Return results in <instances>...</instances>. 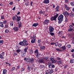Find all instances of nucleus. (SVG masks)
Returning <instances> with one entry per match:
<instances>
[{"label": "nucleus", "mask_w": 74, "mask_h": 74, "mask_svg": "<svg viewBox=\"0 0 74 74\" xmlns=\"http://www.w3.org/2000/svg\"><path fill=\"white\" fill-rule=\"evenodd\" d=\"M29 43H28V41L26 40L25 39L23 40V41L20 42L18 44L23 46V47H25V46H27L29 45Z\"/></svg>", "instance_id": "f257e3e1"}, {"label": "nucleus", "mask_w": 74, "mask_h": 74, "mask_svg": "<svg viewBox=\"0 0 74 74\" xmlns=\"http://www.w3.org/2000/svg\"><path fill=\"white\" fill-rule=\"evenodd\" d=\"M64 16L62 14H60L58 18V20L59 23H61L63 21V18Z\"/></svg>", "instance_id": "f03ea898"}, {"label": "nucleus", "mask_w": 74, "mask_h": 74, "mask_svg": "<svg viewBox=\"0 0 74 74\" xmlns=\"http://www.w3.org/2000/svg\"><path fill=\"white\" fill-rule=\"evenodd\" d=\"M63 14L65 16V18H69V16L70 15V13H68L67 11H66L65 12H63Z\"/></svg>", "instance_id": "7ed1b4c3"}, {"label": "nucleus", "mask_w": 74, "mask_h": 74, "mask_svg": "<svg viewBox=\"0 0 74 74\" xmlns=\"http://www.w3.org/2000/svg\"><path fill=\"white\" fill-rule=\"evenodd\" d=\"M36 35H34V36L32 38V40L31 41V43L34 44L36 42Z\"/></svg>", "instance_id": "20e7f679"}, {"label": "nucleus", "mask_w": 74, "mask_h": 74, "mask_svg": "<svg viewBox=\"0 0 74 74\" xmlns=\"http://www.w3.org/2000/svg\"><path fill=\"white\" fill-rule=\"evenodd\" d=\"M34 52V54L35 55L36 58H38V49H36Z\"/></svg>", "instance_id": "39448f33"}, {"label": "nucleus", "mask_w": 74, "mask_h": 74, "mask_svg": "<svg viewBox=\"0 0 74 74\" xmlns=\"http://www.w3.org/2000/svg\"><path fill=\"white\" fill-rule=\"evenodd\" d=\"M53 71L52 69H48V70L46 71L45 74H52V73H53Z\"/></svg>", "instance_id": "423d86ee"}, {"label": "nucleus", "mask_w": 74, "mask_h": 74, "mask_svg": "<svg viewBox=\"0 0 74 74\" xmlns=\"http://www.w3.org/2000/svg\"><path fill=\"white\" fill-rule=\"evenodd\" d=\"M48 61H51L52 63H56V60L54 59L52 57L48 59Z\"/></svg>", "instance_id": "0eeeda50"}, {"label": "nucleus", "mask_w": 74, "mask_h": 74, "mask_svg": "<svg viewBox=\"0 0 74 74\" xmlns=\"http://www.w3.org/2000/svg\"><path fill=\"white\" fill-rule=\"evenodd\" d=\"M1 54H0V59H4L5 58L3 56H4V54H5V53L4 52H3L2 53H1Z\"/></svg>", "instance_id": "6e6552de"}, {"label": "nucleus", "mask_w": 74, "mask_h": 74, "mask_svg": "<svg viewBox=\"0 0 74 74\" xmlns=\"http://www.w3.org/2000/svg\"><path fill=\"white\" fill-rule=\"evenodd\" d=\"M38 62L39 64H41V63H44V60L43 58H40L39 60H38Z\"/></svg>", "instance_id": "1a4fd4ad"}, {"label": "nucleus", "mask_w": 74, "mask_h": 74, "mask_svg": "<svg viewBox=\"0 0 74 74\" xmlns=\"http://www.w3.org/2000/svg\"><path fill=\"white\" fill-rule=\"evenodd\" d=\"M49 30L50 32H53L54 30V28L51 26H49Z\"/></svg>", "instance_id": "9d476101"}, {"label": "nucleus", "mask_w": 74, "mask_h": 74, "mask_svg": "<svg viewBox=\"0 0 74 74\" xmlns=\"http://www.w3.org/2000/svg\"><path fill=\"white\" fill-rule=\"evenodd\" d=\"M16 16L17 18V19H16V21H17V22H19V21H20L21 20V16H18L17 15H16Z\"/></svg>", "instance_id": "9b49d317"}, {"label": "nucleus", "mask_w": 74, "mask_h": 74, "mask_svg": "<svg viewBox=\"0 0 74 74\" xmlns=\"http://www.w3.org/2000/svg\"><path fill=\"white\" fill-rule=\"evenodd\" d=\"M49 23V20L46 19L44 22V25H48V23Z\"/></svg>", "instance_id": "f8f14e48"}, {"label": "nucleus", "mask_w": 74, "mask_h": 74, "mask_svg": "<svg viewBox=\"0 0 74 74\" xmlns=\"http://www.w3.org/2000/svg\"><path fill=\"white\" fill-rule=\"evenodd\" d=\"M64 7L66 8V11H69V10L70 9V7H68V5L67 4H65L64 5Z\"/></svg>", "instance_id": "ddd939ff"}, {"label": "nucleus", "mask_w": 74, "mask_h": 74, "mask_svg": "<svg viewBox=\"0 0 74 74\" xmlns=\"http://www.w3.org/2000/svg\"><path fill=\"white\" fill-rule=\"evenodd\" d=\"M43 3L44 4H49V0H44Z\"/></svg>", "instance_id": "4468645a"}, {"label": "nucleus", "mask_w": 74, "mask_h": 74, "mask_svg": "<svg viewBox=\"0 0 74 74\" xmlns=\"http://www.w3.org/2000/svg\"><path fill=\"white\" fill-rule=\"evenodd\" d=\"M55 12H58L59 11V6H57L55 9Z\"/></svg>", "instance_id": "2eb2a0df"}, {"label": "nucleus", "mask_w": 74, "mask_h": 74, "mask_svg": "<svg viewBox=\"0 0 74 74\" xmlns=\"http://www.w3.org/2000/svg\"><path fill=\"white\" fill-rule=\"evenodd\" d=\"M39 67L40 69H41L42 70H44V69H45V66L44 65H41Z\"/></svg>", "instance_id": "dca6fc26"}, {"label": "nucleus", "mask_w": 74, "mask_h": 74, "mask_svg": "<svg viewBox=\"0 0 74 74\" xmlns=\"http://www.w3.org/2000/svg\"><path fill=\"white\" fill-rule=\"evenodd\" d=\"M18 27H15L13 28V30L15 32H18Z\"/></svg>", "instance_id": "f3484780"}, {"label": "nucleus", "mask_w": 74, "mask_h": 74, "mask_svg": "<svg viewBox=\"0 0 74 74\" xmlns=\"http://www.w3.org/2000/svg\"><path fill=\"white\" fill-rule=\"evenodd\" d=\"M50 20L51 21H56V19L54 17V16H52L50 18Z\"/></svg>", "instance_id": "a211bd4d"}, {"label": "nucleus", "mask_w": 74, "mask_h": 74, "mask_svg": "<svg viewBox=\"0 0 74 74\" xmlns=\"http://www.w3.org/2000/svg\"><path fill=\"white\" fill-rule=\"evenodd\" d=\"M39 24L38 23H34L32 25V26H34V27H37L38 26Z\"/></svg>", "instance_id": "6ab92c4d"}, {"label": "nucleus", "mask_w": 74, "mask_h": 74, "mask_svg": "<svg viewBox=\"0 0 74 74\" xmlns=\"http://www.w3.org/2000/svg\"><path fill=\"white\" fill-rule=\"evenodd\" d=\"M34 59L33 58H32L31 59H30V60H29L27 61V62H30L31 63H32V62H33V61H34Z\"/></svg>", "instance_id": "aec40b11"}, {"label": "nucleus", "mask_w": 74, "mask_h": 74, "mask_svg": "<svg viewBox=\"0 0 74 74\" xmlns=\"http://www.w3.org/2000/svg\"><path fill=\"white\" fill-rule=\"evenodd\" d=\"M18 27L19 28H21V26H22V23L21 21H20L19 23H18Z\"/></svg>", "instance_id": "412c9836"}, {"label": "nucleus", "mask_w": 74, "mask_h": 74, "mask_svg": "<svg viewBox=\"0 0 74 74\" xmlns=\"http://www.w3.org/2000/svg\"><path fill=\"white\" fill-rule=\"evenodd\" d=\"M7 73V70L5 69H4L3 71V74H6Z\"/></svg>", "instance_id": "4be33fe9"}, {"label": "nucleus", "mask_w": 74, "mask_h": 74, "mask_svg": "<svg viewBox=\"0 0 74 74\" xmlns=\"http://www.w3.org/2000/svg\"><path fill=\"white\" fill-rule=\"evenodd\" d=\"M4 24H3V23L0 21V27L3 28L4 27Z\"/></svg>", "instance_id": "5701e85b"}, {"label": "nucleus", "mask_w": 74, "mask_h": 74, "mask_svg": "<svg viewBox=\"0 0 74 74\" xmlns=\"http://www.w3.org/2000/svg\"><path fill=\"white\" fill-rule=\"evenodd\" d=\"M21 56L22 58H23L25 56V53L23 52L21 53Z\"/></svg>", "instance_id": "b1692460"}, {"label": "nucleus", "mask_w": 74, "mask_h": 74, "mask_svg": "<svg viewBox=\"0 0 74 74\" xmlns=\"http://www.w3.org/2000/svg\"><path fill=\"white\" fill-rule=\"evenodd\" d=\"M48 63H49V66H48V67H49V68H51V67H52V63H50V62H48Z\"/></svg>", "instance_id": "393cba45"}, {"label": "nucleus", "mask_w": 74, "mask_h": 74, "mask_svg": "<svg viewBox=\"0 0 74 74\" xmlns=\"http://www.w3.org/2000/svg\"><path fill=\"white\" fill-rule=\"evenodd\" d=\"M40 49H45V46H42L40 47Z\"/></svg>", "instance_id": "a878e982"}, {"label": "nucleus", "mask_w": 74, "mask_h": 74, "mask_svg": "<svg viewBox=\"0 0 74 74\" xmlns=\"http://www.w3.org/2000/svg\"><path fill=\"white\" fill-rule=\"evenodd\" d=\"M28 49V47H25L24 49V52L26 53L27 52V49Z\"/></svg>", "instance_id": "bb28decb"}, {"label": "nucleus", "mask_w": 74, "mask_h": 74, "mask_svg": "<svg viewBox=\"0 0 74 74\" xmlns=\"http://www.w3.org/2000/svg\"><path fill=\"white\" fill-rule=\"evenodd\" d=\"M56 15L54 16V17L56 18H56H57V17H58L59 16V14L56 13Z\"/></svg>", "instance_id": "cd10ccee"}, {"label": "nucleus", "mask_w": 74, "mask_h": 74, "mask_svg": "<svg viewBox=\"0 0 74 74\" xmlns=\"http://www.w3.org/2000/svg\"><path fill=\"white\" fill-rule=\"evenodd\" d=\"M8 27V24H6L5 25L4 28H6V29H7Z\"/></svg>", "instance_id": "c85d7f7f"}, {"label": "nucleus", "mask_w": 74, "mask_h": 74, "mask_svg": "<svg viewBox=\"0 0 74 74\" xmlns=\"http://www.w3.org/2000/svg\"><path fill=\"white\" fill-rule=\"evenodd\" d=\"M58 64L59 65L60 64H62V63H63V62L61 61H58Z\"/></svg>", "instance_id": "c756f323"}, {"label": "nucleus", "mask_w": 74, "mask_h": 74, "mask_svg": "<svg viewBox=\"0 0 74 74\" xmlns=\"http://www.w3.org/2000/svg\"><path fill=\"white\" fill-rule=\"evenodd\" d=\"M3 23V24H7V21L6 20H4L3 22H2Z\"/></svg>", "instance_id": "7c9ffc66"}, {"label": "nucleus", "mask_w": 74, "mask_h": 74, "mask_svg": "<svg viewBox=\"0 0 74 74\" xmlns=\"http://www.w3.org/2000/svg\"><path fill=\"white\" fill-rule=\"evenodd\" d=\"M34 52V51L32 50H31L29 51L30 54H32Z\"/></svg>", "instance_id": "2f4dec72"}, {"label": "nucleus", "mask_w": 74, "mask_h": 74, "mask_svg": "<svg viewBox=\"0 0 74 74\" xmlns=\"http://www.w3.org/2000/svg\"><path fill=\"white\" fill-rule=\"evenodd\" d=\"M49 33V34H50V35L51 36H53L55 35V34H54V33H53V32H50Z\"/></svg>", "instance_id": "473e14b6"}, {"label": "nucleus", "mask_w": 74, "mask_h": 74, "mask_svg": "<svg viewBox=\"0 0 74 74\" xmlns=\"http://www.w3.org/2000/svg\"><path fill=\"white\" fill-rule=\"evenodd\" d=\"M12 19L13 21H15V20H16V17H15V16H13L12 18Z\"/></svg>", "instance_id": "72a5a7b5"}, {"label": "nucleus", "mask_w": 74, "mask_h": 74, "mask_svg": "<svg viewBox=\"0 0 74 74\" xmlns=\"http://www.w3.org/2000/svg\"><path fill=\"white\" fill-rule=\"evenodd\" d=\"M56 49V51H58V52H62V50L59 49Z\"/></svg>", "instance_id": "f704fd0d"}, {"label": "nucleus", "mask_w": 74, "mask_h": 74, "mask_svg": "<svg viewBox=\"0 0 74 74\" xmlns=\"http://www.w3.org/2000/svg\"><path fill=\"white\" fill-rule=\"evenodd\" d=\"M4 42V40H0V44H3Z\"/></svg>", "instance_id": "c9c22d12"}, {"label": "nucleus", "mask_w": 74, "mask_h": 74, "mask_svg": "<svg viewBox=\"0 0 74 74\" xmlns=\"http://www.w3.org/2000/svg\"><path fill=\"white\" fill-rule=\"evenodd\" d=\"M10 26H12L13 25V21H11L10 23Z\"/></svg>", "instance_id": "e433bc0d"}, {"label": "nucleus", "mask_w": 74, "mask_h": 74, "mask_svg": "<svg viewBox=\"0 0 74 74\" xmlns=\"http://www.w3.org/2000/svg\"><path fill=\"white\" fill-rule=\"evenodd\" d=\"M62 48L63 50H65L66 49V46H62Z\"/></svg>", "instance_id": "4c0bfd02"}, {"label": "nucleus", "mask_w": 74, "mask_h": 74, "mask_svg": "<svg viewBox=\"0 0 74 74\" xmlns=\"http://www.w3.org/2000/svg\"><path fill=\"white\" fill-rule=\"evenodd\" d=\"M71 5H72V6H74V1H73L71 3Z\"/></svg>", "instance_id": "58836bf2"}, {"label": "nucleus", "mask_w": 74, "mask_h": 74, "mask_svg": "<svg viewBox=\"0 0 74 74\" xmlns=\"http://www.w3.org/2000/svg\"><path fill=\"white\" fill-rule=\"evenodd\" d=\"M1 19H4L5 18H4V16L3 15L1 16Z\"/></svg>", "instance_id": "ea45409f"}, {"label": "nucleus", "mask_w": 74, "mask_h": 74, "mask_svg": "<svg viewBox=\"0 0 74 74\" xmlns=\"http://www.w3.org/2000/svg\"><path fill=\"white\" fill-rule=\"evenodd\" d=\"M71 47V45L69 44H68L66 46V48H70V47Z\"/></svg>", "instance_id": "a19ab883"}, {"label": "nucleus", "mask_w": 74, "mask_h": 74, "mask_svg": "<svg viewBox=\"0 0 74 74\" xmlns=\"http://www.w3.org/2000/svg\"><path fill=\"white\" fill-rule=\"evenodd\" d=\"M70 17H72L73 18V17H74V14H71L70 15H69Z\"/></svg>", "instance_id": "79ce46f5"}, {"label": "nucleus", "mask_w": 74, "mask_h": 74, "mask_svg": "<svg viewBox=\"0 0 74 74\" xmlns=\"http://www.w3.org/2000/svg\"><path fill=\"white\" fill-rule=\"evenodd\" d=\"M5 32L6 33H8L9 32V30L7 29H6L5 30Z\"/></svg>", "instance_id": "37998d69"}, {"label": "nucleus", "mask_w": 74, "mask_h": 74, "mask_svg": "<svg viewBox=\"0 0 74 74\" xmlns=\"http://www.w3.org/2000/svg\"><path fill=\"white\" fill-rule=\"evenodd\" d=\"M54 44L55 45L56 47H57L58 45V42H56Z\"/></svg>", "instance_id": "c03bdc74"}, {"label": "nucleus", "mask_w": 74, "mask_h": 74, "mask_svg": "<svg viewBox=\"0 0 74 74\" xmlns=\"http://www.w3.org/2000/svg\"><path fill=\"white\" fill-rule=\"evenodd\" d=\"M19 68H20V67H19V66H17L16 68V70H19Z\"/></svg>", "instance_id": "a18cd8bd"}, {"label": "nucleus", "mask_w": 74, "mask_h": 74, "mask_svg": "<svg viewBox=\"0 0 74 74\" xmlns=\"http://www.w3.org/2000/svg\"><path fill=\"white\" fill-rule=\"evenodd\" d=\"M45 14V11L42 10V15H44Z\"/></svg>", "instance_id": "49530a36"}, {"label": "nucleus", "mask_w": 74, "mask_h": 74, "mask_svg": "<svg viewBox=\"0 0 74 74\" xmlns=\"http://www.w3.org/2000/svg\"><path fill=\"white\" fill-rule=\"evenodd\" d=\"M16 51L18 53H19V52H21V50L17 49V50H16Z\"/></svg>", "instance_id": "de8ad7c7"}, {"label": "nucleus", "mask_w": 74, "mask_h": 74, "mask_svg": "<svg viewBox=\"0 0 74 74\" xmlns=\"http://www.w3.org/2000/svg\"><path fill=\"white\" fill-rule=\"evenodd\" d=\"M68 19H69V18H65V22H67V21H68Z\"/></svg>", "instance_id": "09e8293b"}, {"label": "nucleus", "mask_w": 74, "mask_h": 74, "mask_svg": "<svg viewBox=\"0 0 74 74\" xmlns=\"http://www.w3.org/2000/svg\"><path fill=\"white\" fill-rule=\"evenodd\" d=\"M69 67V65H66L64 66V68H67Z\"/></svg>", "instance_id": "8fccbe9b"}, {"label": "nucleus", "mask_w": 74, "mask_h": 74, "mask_svg": "<svg viewBox=\"0 0 74 74\" xmlns=\"http://www.w3.org/2000/svg\"><path fill=\"white\" fill-rule=\"evenodd\" d=\"M30 59V58H27V60H26V61H29Z\"/></svg>", "instance_id": "3c124183"}, {"label": "nucleus", "mask_w": 74, "mask_h": 74, "mask_svg": "<svg viewBox=\"0 0 74 74\" xmlns=\"http://www.w3.org/2000/svg\"><path fill=\"white\" fill-rule=\"evenodd\" d=\"M15 67H12V71L14 70H15Z\"/></svg>", "instance_id": "603ef678"}, {"label": "nucleus", "mask_w": 74, "mask_h": 74, "mask_svg": "<svg viewBox=\"0 0 74 74\" xmlns=\"http://www.w3.org/2000/svg\"><path fill=\"white\" fill-rule=\"evenodd\" d=\"M41 42V40H38V43H40V42Z\"/></svg>", "instance_id": "864d4df0"}, {"label": "nucleus", "mask_w": 74, "mask_h": 74, "mask_svg": "<svg viewBox=\"0 0 74 74\" xmlns=\"http://www.w3.org/2000/svg\"><path fill=\"white\" fill-rule=\"evenodd\" d=\"M57 60H61L62 59L60 58H59V57H57Z\"/></svg>", "instance_id": "5fc2aeb1"}, {"label": "nucleus", "mask_w": 74, "mask_h": 74, "mask_svg": "<svg viewBox=\"0 0 74 74\" xmlns=\"http://www.w3.org/2000/svg\"><path fill=\"white\" fill-rule=\"evenodd\" d=\"M31 66H29V65L28 66V70H30V69L31 68Z\"/></svg>", "instance_id": "6e6d98bb"}, {"label": "nucleus", "mask_w": 74, "mask_h": 74, "mask_svg": "<svg viewBox=\"0 0 74 74\" xmlns=\"http://www.w3.org/2000/svg\"><path fill=\"white\" fill-rule=\"evenodd\" d=\"M33 2L31 1V2L30 3L31 6H33L32 5L33 4Z\"/></svg>", "instance_id": "4d7b16f0"}, {"label": "nucleus", "mask_w": 74, "mask_h": 74, "mask_svg": "<svg viewBox=\"0 0 74 74\" xmlns=\"http://www.w3.org/2000/svg\"><path fill=\"white\" fill-rule=\"evenodd\" d=\"M52 5H53V8H55V6H56L55 5L53 4H52Z\"/></svg>", "instance_id": "13d9d810"}, {"label": "nucleus", "mask_w": 74, "mask_h": 74, "mask_svg": "<svg viewBox=\"0 0 74 74\" xmlns=\"http://www.w3.org/2000/svg\"><path fill=\"white\" fill-rule=\"evenodd\" d=\"M62 46V44L61 43H60L58 45V47H60Z\"/></svg>", "instance_id": "bf43d9fd"}, {"label": "nucleus", "mask_w": 74, "mask_h": 74, "mask_svg": "<svg viewBox=\"0 0 74 74\" xmlns=\"http://www.w3.org/2000/svg\"><path fill=\"white\" fill-rule=\"evenodd\" d=\"M13 4V2L12 1L11 2L9 3V4H10V5H12Z\"/></svg>", "instance_id": "052dcab7"}, {"label": "nucleus", "mask_w": 74, "mask_h": 74, "mask_svg": "<svg viewBox=\"0 0 74 74\" xmlns=\"http://www.w3.org/2000/svg\"><path fill=\"white\" fill-rule=\"evenodd\" d=\"M55 65L53 64H52V65L51 66V68H55Z\"/></svg>", "instance_id": "680f3d73"}, {"label": "nucleus", "mask_w": 74, "mask_h": 74, "mask_svg": "<svg viewBox=\"0 0 74 74\" xmlns=\"http://www.w3.org/2000/svg\"><path fill=\"white\" fill-rule=\"evenodd\" d=\"M69 27L70 28H71V27H73V25H70L69 26Z\"/></svg>", "instance_id": "e2e57ef3"}, {"label": "nucleus", "mask_w": 74, "mask_h": 74, "mask_svg": "<svg viewBox=\"0 0 74 74\" xmlns=\"http://www.w3.org/2000/svg\"><path fill=\"white\" fill-rule=\"evenodd\" d=\"M39 14H42V10L39 11Z\"/></svg>", "instance_id": "0e129e2a"}, {"label": "nucleus", "mask_w": 74, "mask_h": 74, "mask_svg": "<svg viewBox=\"0 0 74 74\" xmlns=\"http://www.w3.org/2000/svg\"><path fill=\"white\" fill-rule=\"evenodd\" d=\"M31 70H33V69L34 68V66H31Z\"/></svg>", "instance_id": "69168bd1"}, {"label": "nucleus", "mask_w": 74, "mask_h": 74, "mask_svg": "<svg viewBox=\"0 0 74 74\" xmlns=\"http://www.w3.org/2000/svg\"><path fill=\"white\" fill-rule=\"evenodd\" d=\"M51 45H54V44H55V42H53L52 43H50Z\"/></svg>", "instance_id": "338daca9"}, {"label": "nucleus", "mask_w": 74, "mask_h": 74, "mask_svg": "<svg viewBox=\"0 0 74 74\" xmlns=\"http://www.w3.org/2000/svg\"><path fill=\"white\" fill-rule=\"evenodd\" d=\"M72 56L73 57V58H74V53H73L72 54Z\"/></svg>", "instance_id": "774afa93"}]
</instances>
